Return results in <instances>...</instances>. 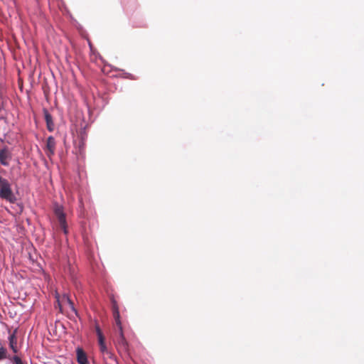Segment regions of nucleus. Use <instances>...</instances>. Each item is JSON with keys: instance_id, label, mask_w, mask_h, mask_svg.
I'll return each instance as SVG.
<instances>
[{"instance_id": "1a4fd4ad", "label": "nucleus", "mask_w": 364, "mask_h": 364, "mask_svg": "<svg viewBox=\"0 0 364 364\" xmlns=\"http://www.w3.org/2000/svg\"><path fill=\"white\" fill-rule=\"evenodd\" d=\"M45 119L46 121V124H47L48 130L52 131L53 126L52 117L47 111L45 112Z\"/></svg>"}, {"instance_id": "ddd939ff", "label": "nucleus", "mask_w": 364, "mask_h": 364, "mask_svg": "<svg viewBox=\"0 0 364 364\" xmlns=\"http://www.w3.org/2000/svg\"><path fill=\"white\" fill-rule=\"evenodd\" d=\"M6 350L4 347L0 348V360L6 358Z\"/></svg>"}, {"instance_id": "20e7f679", "label": "nucleus", "mask_w": 364, "mask_h": 364, "mask_svg": "<svg viewBox=\"0 0 364 364\" xmlns=\"http://www.w3.org/2000/svg\"><path fill=\"white\" fill-rule=\"evenodd\" d=\"M55 141L53 136H50L47 139L46 141V154L48 157H50L55 153Z\"/></svg>"}, {"instance_id": "2eb2a0df", "label": "nucleus", "mask_w": 364, "mask_h": 364, "mask_svg": "<svg viewBox=\"0 0 364 364\" xmlns=\"http://www.w3.org/2000/svg\"><path fill=\"white\" fill-rule=\"evenodd\" d=\"M100 350L103 355H105L109 350L106 346V344L100 346Z\"/></svg>"}, {"instance_id": "4468645a", "label": "nucleus", "mask_w": 364, "mask_h": 364, "mask_svg": "<svg viewBox=\"0 0 364 364\" xmlns=\"http://www.w3.org/2000/svg\"><path fill=\"white\" fill-rule=\"evenodd\" d=\"M98 337V343H99V346H101V345H105V337L103 335H100Z\"/></svg>"}, {"instance_id": "dca6fc26", "label": "nucleus", "mask_w": 364, "mask_h": 364, "mask_svg": "<svg viewBox=\"0 0 364 364\" xmlns=\"http://www.w3.org/2000/svg\"><path fill=\"white\" fill-rule=\"evenodd\" d=\"M95 328H96V333H97V336H99L100 335H103L99 326H96Z\"/></svg>"}, {"instance_id": "0eeeda50", "label": "nucleus", "mask_w": 364, "mask_h": 364, "mask_svg": "<svg viewBox=\"0 0 364 364\" xmlns=\"http://www.w3.org/2000/svg\"><path fill=\"white\" fill-rule=\"evenodd\" d=\"M9 346L14 353H16L18 352L17 347V338L16 336L15 332L9 336Z\"/></svg>"}, {"instance_id": "f257e3e1", "label": "nucleus", "mask_w": 364, "mask_h": 364, "mask_svg": "<svg viewBox=\"0 0 364 364\" xmlns=\"http://www.w3.org/2000/svg\"><path fill=\"white\" fill-rule=\"evenodd\" d=\"M12 159V154L9 149L6 146L0 149V164L2 166H8ZM2 168H0V173L2 172ZM0 198L9 201L11 203H14L16 201L15 196L9 181L0 176Z\"/></svg>"}, {"instance_id": "7ed1b4c3", "label": "nucleus", "mask_w": 364, "mask_h": 364, "mask_svg": "<svg viewBox=\"0 0 364 364\" xmlns=\"http://www.w3.org/2000/svg\"><path fill=\"white\" fill-rule=\"evenodd\" d=\"M117 327L119 330V338L117 339V348L119 351L127 353L129 350V344L124 337L122 325L121 324L120 326H117Z\"/></svg>"}, {"instance_id": "39448f33", "label": "nucleus", "mask_w": 364, "mask_h": 364, "mask_svg": "<svg viewBox=\"0 0 364 364\" xmlns=\"http://www.w3.org/2000/svg\"><path fill=\"white\" fill-rule=\"evenodd\" d=\"M112 314L113 317L114 318L115 323L117 326H120L122 324L120 321V315H119V306L117 304V301L114 299L112 300Z\"/></svg>"}, {"instance_id": "9b49d317", "label": "nucleus", "mask_w": 364, "mask_h": 364, "mask_svg": "<svg viewBox=\"0 0 364 364\" xmlns=\"http://www.w3.org/2000/svg\"><path fill=\"white\" fill-rule=\"evenodd\" d=\"M78 148H79V151H78L79 154H82L84 151V148H85V141L82 139H80V141L79 142Z\"/></svg>"}, {"instance_id": "9d476101", "label": "nucleus", "mask_w": 364, "mask_h": 364, "mask_svg": "<svg viewBox=\"0 0 364 364\" xmlns=\"http://www.w3.org/2000/svg\"><path fill=\"white\" fill-rule=\"evenodd\" d=\"M104 358L109 359V364H118L116 356L109 350H108L105 355Z\"/></svg>"}, {"instance_id": "f3484780", "label": "nucleus", "mask_w": 364, "mask_h": 364, "mask_svg": "<svg viewBox=\"0 0 364 364\" xmlns=\"http://www.w3.org/2000/svg\"><path fill=\"white\" fill-rule=\"evenodd\" d=\"M58 306L60 308V301H59V300H58Z\"/></svg>"}, {"instance_id": "f8f14e48", "label": "nucleus", "mask_w": 364, "mask_h": 364, "mask_svg": "<svg viewBox=\"0 0 364 364\" xmlns=\"http://www.w3.org/2000/svg\"><path fill=\"white\" fill-rule=\"evenodd\" d=\"M13 364H24L21 358L18 356H14L13 359Z\"/></svg>"}, {"instance_id": "f03ea898", "label": "nucleus", "mask_w": 364, "mask_h": 364, "mask_svg": "<svg viewBox=\"0 0 364 364\" xmlns=\"http://www.w3.org/2000/svg\"><path fill=\"white\" fill-rule=\"evenodd\" d=\"M54 213L58 218L60 228L63 230L65 234L68 233V226L65 219V215L63 212V208L60 205L55 207Z\"/></svg>"}, {"instance_id": "423d86ee", "label": "nucleus", "mask_w": 364, "mask_h": 364, "mask_svg": "<svg viewBox=\"0 0 364 364\" xmlns=\"http://www.w3.org/2000/svg\"><path fill=\"white\" fill-rule=\"evenodd\" d=\"M77 360L79 364L88 363L87 355L82 348L77 349Z\"/></svg>"}, {"instance_id": "6e6552de", "label": "nucleus", "mask_w": 364, "mask_h": 364, "mask_svg": "<svg viewBox=\"0 0 364 364\" xmlns=\"http://www.w3.org/2000/svg\"><path fill=\"white\" fill-rule=\"evenodd\" d=\"M62 302L68 304L70 309L72 310V311L75 312L77 314V311L74 306V303L68 295H63V296L62 297Z\"/></svg>"}]
</instances>
